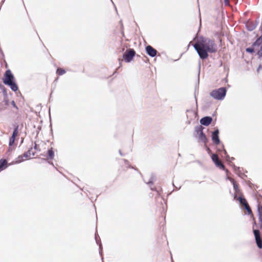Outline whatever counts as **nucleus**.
I'll list each match as a JSON object with an SVG mask.
<instances>
[{
    "label": "nucleus",
    "instance_id": "5",
    "mask_svg": "<svg viewBox=\"0 0 262 262\" xmlns=\"http://www.w3.org/2000/svg\"><path fill=\"white\" fill-rule=\"evenodd\" d=\"M203 128L202 126H199L195 128V131L198 133L199 140L204 143H206L207 141V139L205 135L203 132Z\"/></svg>",
    "mask_w": 262,
    "mask_h": 262
},
{
    "label": "nucleus",
    "instance_id": "8",
    "mask_svg": "<svg viewBox=\"0 0 262 262\" xmlns=\"http://www.w3.org/2000/svg\"><path fill=\"white\" fill-rule=\"evenodd\" d=\"M146 51L147 54L149 56H150L152 57L156 56V55H157V51H156V50L154 49L150 46H147L146 47Z\"/></svg>",
    "mask_w": 262,
    "mask_h": 262
},
{
    "label": "nucleus",
    "instance_id": "1",
    "mask_svg": "<svg viewBox=\"0 0 262 262\" xmlns=\"http://www.w3.org/2000/svg\"><path fill=\"white\" fill-rule=\"evenodd\" d=\"M193 47L202 59L207 58L209 53H214L217 50V46L214 40L203 36L196 39Z\"/></svg>",
    "mask_w": 262,
    "mask_h": 262
},
{
    "label": "nucleus",
    "instance_id": "2",
    "mask_svg": "<svg viewBox=\"0 0 262 262\" xmlns=\"http://www.w3.org/2000/svg\"><path fill=\"white\" fill-rule=\"evenodd\" d=\"M14 77L10 70L6 71L3 78V82L6 85L9 86L12 91H16L18 88L16 84L14 82Z\"/></svg>",
    "mask_w": 262,
    "mask_h": 262
},
{
    "label": "nucleus",
    "instance_id": "13",
    "mask_svg": "<svg viewBox=\"0 0 262 262\" xmlns=\"http://www.w3.org/2000/svg\"><path fill=\"white\" fill-rule=\"evenodd\" d=\"M33 156L34 154L31 153V151L30 150H29L23 155V156L26 160L31 159Z\"/></svg>",
    "mask_w": 262,
    "mask_h": 262
},
{
    "label": "nucleus",
    "instance_id": "17",
    "mask_svg": "<svg viewBox=\"0 0 262 262\" xmlns=\"http://www.w3.org/2000/svg\"><path fill=\"white\" fill-rule=\"evenodd\" d=\"M237 200L239 201L240 203L244 206H245L246 205L248 204L247 201L244 198H243L242 197H238Z\"/></svg>",
    "mask_w": 262,
    "mask_h": 262
},
{
    "label": "nucleus",
    "instance_id": "12",
    "mask_svg": "<svg viewBox=\"0 0 262 262\" xmlns=\"http://www.w3.org/2000/svg\"><path fill=\"white\" fill-rule=\"evenodd\" d=\"M26 160L23 156V155H21L18 156L15 161H13L11 163L9 164V165L15 164L20 163L23 161Z\"/></svg>",
    "mask_w": 262,
    "mask_h": 262
},
{
    "label": "nucleus",
    "instance_id": "3",
    "mask_svg": "<svg viewBox=\"0 0 262 262\" xmlns=\"http://www.w3.org/2000/svg\"><path fill=\"white\" fill-rule=\"evenodd\" d=\"M226 92L225 88H221L212 91L210 93V95L214 99L221 100L225 98Z\"/></svg>",
    "mask_w": 262,
    "mask_h": 262
},
{
    "label": "nucleus",
    "instance_id": "25",
    "mask_svg": "<svg viewBox=\"0 0 262 262\" xmlns=\"http://www.w3.org/2000/svg\"><path fill=\"white\" fill-rule=\"evenodd\" d=\"M11 104L12 105L14 106V107H16V104H15V103L14 101H12L11 102Z\"/></svg>",
    "mask_w": 262,
    "mask_h": 262
},
{
    "label": "nucleus",
    "instance_id": "15",
    "mask_svg": "<svg viewBox=\"0 0 262 262\" xmlns=\"http://www.w3.org/2000/svg\"><path fill=\"white\" fill-rule=\"evenodd\" d=\"M15 139V137H13V136H11V137L10 138V141H9V150H12L13 149V148L11 147V146L13 145V144L14 143Z\"/></svg>",
    "mask_w": 262,
    "mask_h": 262
},
{
    "label": "nucleus",
    "instance_id": "26",
    "mask_svg": "<svg viewBox=\"0 0 262 262\" xmlns=\"http://www.w3.org/2000/svg\"><path fill=\"white\" fill-rule=\"evenodd\" d=\"M261 68V66H260L259 67H258V70H259V69H260V68Z\"/></svg>",
    "mask_w": 262,
    "mask_h": 262
},
{
    "label": "nucleus",
    "instance_id": "4",
    "mask_svg": "<svg viewBox=\"0 0 262 262\" xmlns=\"http://www.w3.org/2000/svg\"><path fill=\"white\" fill-rule=\"evenodd\" d=\"M259 58H262V35L253 43Z\"/></svg>",
    "mask_w": 262,
    "mask_h": 262
},
{
    "label": "nucleus",
    "instance_id": "10",
    "mask_svg": "<svg viewBox=\"0 0 262 262\" xmlns=\"http://www.w3.org/2000/svg\"><path fill=\"white\" fill-rule=\"evenodd\" d=\"M219 131L218 129L215 130L212 134V140L213 142L216 145L220 143V139L219 138Z\"/></svg>",
    "mask_w": 262,
    "mask_h": 262
},
{
    "label": "nucleus",
    "instance_id": "24",
    "mask_svg": "<svg viewBox=\"0 0 262 262\" xmlns=\"http://www.w3.org/2000/svg\"><path fill=\"white\" fill-rule=\"evenodd\" d=\"M225 5L228 6L229 5V0H224Z\"/></svg>",
    "mask_w": 262,
    "mask_h": 262
},
{
    "label": "nucleus",
    "instance_id": "7",
    "mask_svg": "<svg viewBox=\"0 0 262 262\" xmlns=\"http://www.w3.org/2000/svg\"><path fill=\"white\" fill-rule=\"evenodd\" d=\"M254 234L255 237L257 245L259 248H262V242L260 237L259 232L257 230H254Z\"/></svg>",
    "mask_w": 262,
    "mask_h": 262
},
{
    "label": "nucleus",
    "instance_id": "20",
    "mask_svg": "<svg viewBox=\"0 0 262 262\" xmlns=\"http://www.w3.org/2000/svg\"><path fill=\"white\" fill-rule=\"evenodd\" d=\"M18 133V126H16L13 132L12 136L15 137L16 136H17Z\"/></svg>",
    "mask_w": 262,
    "mask_h": 262
},
{
    "label": "nucleus",
    "instance_id": "19",
    "mask_svg": "<svg viewBox=\"0 0 262 262\" xmlns=\"http://www.w3.org/2000/svg\"><path fill=\"white\" fill-rule=\"evenodd\" d=\"M48 157L50 159H52L54 156V151L52 150V149H49L48 152Z\"/></svg>",
    "mask_w": 262,
    "mask_h": 262
},
{
    "label": "nucleus",
    "instance_id": "28",
    "mask_svg": "<svg viewBox=\"0 0 262 262\" xmlns=\"http://www.w3.org/2000/svg\"><path fill=\"white\" fill-rule=\"evenodd\" d=\"M119 152H120V154L121 155H122L121 152V151H119Z\"/></svg>",
    "mask_w": 262,
    "mask_h": 262
},
{
    "label": "nucleus",
    "instance_id": "22",
    "mask_svg": "<svg viewBox=\"0 0 262 262\" xmlns=\"http://www.w3.org/2000/svg\"><path fill=\"white\" fill-rule=\"evenodd\" d=\"M244 206H245V209L247 210L248 213L249 214H251L252 213V211H251L249 206L248 205V204H247Z\"/></svg>",
    "mask_w": 262,
    "mask_h": 262
},
{
    "label": "nucleus",
    "instance_id": "27",
    "mask_svg": "<svg viewBox=\"0 0 262 262\" xmlns=\"http://www.w3.org/2000/svg\"><path fill=\"white\" fill-rule=\"evenodd\" d=\"M224 152L225 154H226V151L225 150H224Z\"/></svg>",
    "mask_w": 262,
    "mask_h": 262
},
{
    "label": "nucleus",
    "instance_id": "23",
    "mask_svg": "<svg viewBox=\"0 0 262 262\" xmlns=\"http://www.w3.org/2000/svg\"><path fill=\"white\" fill-rule=\"evenodd\" d=\"M57 73L58 75H61L65 73V71L62 69H58L57 70Z\"/></svg>",
    "mask_w": 262,
    "mask_h": 262
},
{
    "label": "nucleus",
    "instance_id": "6",
    "mask_svg": "<svg viewBox=\"0 0 262 262\" xmlns=\"http://www.w3.org/2000/svg\"><path fill=\"white\" fill-rule=\"evenodd\" d=\"M135 55V52L133 49L127 50L123 55V58L127 62H129Z\"/></svg>",
    "mask_w": 262,
    "mask_h": 262
},
{
    "label": "nucleus",
    "instance_id": "16",
    "mask_svg": "<svg viewBox=\"0 0 262 262\" xmlns=\"http://www.w3.org/2000/svg\"><path fill=\"white\" fill-rule=\"evenodd\" d=\"M228 179L230 180V181L231 182V183H232L233 185V187H234V189H235V191H236V192H238V186L236 184L235 182L234 181V180L231 178H228Z\"/></svg>",
    "mask_w": 262,
    "mask_h": 262
},
{
    "label": "nucleus",
    "instance_id": "18",
    "mask_svg": "<svg viewBox=\"0 0 262 262\" xmlns=\"http://www.w3.org/2000/svg\"><path fill=\"white\" fill-rule=\"evenodd\" d=\"M257 210L259 213V219L260 222H262V207L258 205Z\"/></svg>",
    "mask_w": 262,
    "mask_h": 262
},
{
    "label": "nucleus",
    "instance_id": "14",
    "mask_svg": "<svg viewBox=\"0 0 262 262\" xmlns=\"http://www.w3.org/2000/svg\"><path fill=\"white\" fill-rule=\"evenodd\" d=\"M7 161L6 160H0V169H4L7 167Z\"/></svg>",
    "mask_w": 262,
    "mask_h": 262
},
{
    "label": "nucleus",
    "instance_id": "21",
    "mask_svg": "<svg viewBox=\"0 0 262 262\" xmlns=\"http://www.w3.org/2000/svg\"><path fill=\"white\" fill-rule=\"evenodd\" d=\"M246 50L247 52L252 53L254 52V51H255V48H254L252 46V48H247Z\"/></svg>",
    "mask_w": 262,
    "mask_h": 262
},
{
    "label": "nucleus",
    "instance_id": "9",
    "mask_svg": "<svg viewBox=\"0 0 262 262\" xmlns=\"http://www.w3.org/2000/svg\"><path fill=\"white\" fill-rule=\"evenodd\" d=\"M211 159L216 166L219 167L220 168H224L223 164L219 160L218 157L216 155L213 154L211 157Z\"/></svg>",
    "mask_w": 262,
    "mask_h": 262
},
{
    "label": "nucleus",
    "instance_id": "11",
    "mask_svg": "<svg viewBox=\"0 0 262 262\" xmlns=\"http://www.w3.org/2000/svg\"><path fill=\"white\" fill-rule=\"evenodd\" d=\"M212 120V119L210 117H205L200 120V123L203 125L208 126L211 123Z\"/></svg>",
    "mask_w": 262,
    "mask_h": 262
}]
</instances>
